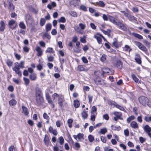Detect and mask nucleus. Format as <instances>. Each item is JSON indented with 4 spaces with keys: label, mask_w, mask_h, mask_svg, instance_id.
<instances>
[{
    "label": "nucleus",
    "mask_w": 151,
    "mask_h": 151,
    "mask_svg": "<svg viewBox=\"0 0 151 151\" xmlns=\"http://www.w3.org/2000/svg\"><path fill=\"white\" fill-rule=\"evenodd\" d=\"M139 102L144 106H145L148 105L149 103V100L147 97L144 96H141L139 98Z\"/></svg>",
    "instance_id": "nucleus-1"
},
{
    "label": "nucleus",
    "mask_w": 151,
    "mask_h": 151,
    "mask_svg": "<svg viewBox=\"0 0 151 151\" xmlns=\"http://www.w3.org/2000/svg\"><path fill=\"white\" fill-rule=\"evenodd\" d=\"M102 37L103 36L100 33H97L94 36V37L96 38L99 44H101L102 43Z\"/></svg>",
    "instance_id": "nucleus-2"
},
{
    "label": "nucleus",
    "mask_w": 151,
    "mask_h": 151,
    "mask_svg": "<svg viewBox=\"0 0 151 151\" xmlns=\"http://www.w3.org/2000/svg\"><path fill=\"white\" fill-rule=\"evenodd\" d=\"M116 25L120 29L122 30L126 31L127 30V27L124 26V24L120 22H118L116 23Z\"/></svg>",
    "instance_id": "nucleus-3"
},
{
    "label": "nucleus",
    "mask_w": 151,
    "mask_h": 151,
    "mask_svg": "<svg viewBox=\"0 0 151 151\" xmlns=\"http://www.w3.org/2000/svg\"><path fill=\"white\" fill-rule=\"evenodd\" d=\"M37 104L38 106H40L44 102L43 97H36Z\"/></svg>",
    "instance_id": "nucleus-4"
},
{
    "label": "nucleus",
    "mask_w": 151,
    "mask_h": 151,
    "mask_svg": "<svg viewBox=\"0 0 151 151\" xmlns=\"http://www.w3.org/2000/svg\"><path fill=\"white\" fill-rule=\"evenodd\" d=\"M94 81L97 85H104L105 83L104 80L99 78H96L94 80Z\"/></svg>",
    "instance_id": "nucleus-5"
},
{
    "label": "nucleus",
    "mask_w": 151,
    "mask_h": 151,
    "mask_svg": "<svg viewBox=\"0 0 151 151\" xmlns=\"http://www.w3.org/2000/svg\"><path fill=\"white\" fill-rule=\"evenodd\" d=\"M36 97H42V94L40 89L37 88L35 89Z\"/></svg>",
    "instance_id": "nucleus-6"
},
{
    "label": "nucleus",
    "mask_w": 151,
    "mask_h": 151,
    "mask_svg": "<svg viewBox=\"0 0 151 151\" xmlns=\"http://www.w3.org/2000/svg\"><path fill=\"white\" fill-rule=\"evenodd\" d=\"M130 126L133 129H136L139 127V126L137 122L135 121L132 122L130 124Z\"/></svg>",
    "instance_id": "nucleus-7"
},
{
    "label": "nucleus",
    "mask_w": 151,
    "mask_h": 151,
    "mask_svg": "<svg viewBox=\"0 0 151 151\" xmlns=\"http://www.w3.org/2000/svg\"><path fill=\"white\" fill-rule=\"evenodd\" d=\"M143 129L144 131L147 133L148 135L149 133H151L150 132H151V128L148 125H146L144 127Z\"/></svg>",
    "instance_id": "nucleus-8"
},
{
    "label": "nucleus",
    "mask_w": 151,
    "mask_h": 151,
    "mask_svg": "<svg viewBox=\"0 0 151 151\" xmlns=\"http://www.w3.org/2000/svg\"><path fill=\"white\" fill-rule=\"evenodd\" d=\"M22 112L24 113L25 115H28L29 114V111L27 108L23 105H22Z\"/></svg>",
    "instance_id": "nucleus-9"
},
{
    "label": "nucleus",
    "mask_w": 151,
    "mask_h": 151,
    "mask_svg": "<svg viewBox=\"0 0 151 151\" xmlns=\"http://www.w3.org/2000/svg\"><path fill=\"white\" fill-rule=\"evenodd\" d=\"M49 131L50 133H52L55 135H57L58 133L56 129H53L52 127L50 126L49 128Z\"/></svg>",
    "instance_id": "nucleus-10"
},
{
    "label": "nucleus",
    "mask_w": 151,
    "mask_h": 151,
    "mask_svg": "<svg viewBox=\"0 0 151 151\" xmlns=\"http://www.w3.org/2000/svg\"><path fill=\"white\" fill-rule=\"evenodd\" d=\"M113 114L114 115L116 116L118 118V119H120L121 120L123 119V118L121 117V116L122 115V114L121 112L115 111L113 112Z\"/></svg>",
    "instance_id": "nucleus-11"
},
{
    "label": "nucleus",
    "mask_w": 151,
    "mask_h": 151,
    "mask_svg": "<svg viewBox=\"0 0 151 151\" xmlns=\"http://www.w3.org/2000/svg\"><path fill=\"white\" fill-rule=\"evenodd\" d=\"M44 142L45 145L47 146H48L49 145L50 141L47 135H45Z\"/></svg>",
    "instance_id": "nucleus-12"
},
{
    "label": "nucleus",
    "mask_w": 151,
    "mask_h": 151,
    "mask_svg": "<svg viewBox=\"0 0 151 151\" xmlns=\"http://www.w3.org/2000/svg\"><path fill=\"white\" fill-rule=\"evenodd\" d=\"M29 78L32 81H35L37 79L36 75L35 73H31L29 76Z\"/></svg>",
    "instance_id": "nucleus-13"
},
{
    "label": "nucleus",
    "mask_w": 151,
    "mask_h": 151,
    "mask_svg": "<svg viewBox=\"0 0 151 151\" xmlns=\"http://www.w3.org/2000/svg\"><path fill=\"white\" fill-rule=\"evenodd\" d=\"M36 50L37 52V55L39 56H41L42 54V51L41 50L40 47H37Z\"/></svg>",
    "instance_id": "nucleus-14"
},
{
    "label": "nucleus",
    "mask_w": 151,
    "mask_h": 151,
    "mask_svg": "<svg viewBox=\"0 0 151 151\" xmlns=\"http://www.w3.org/2000/svg\"><path fill=\"white\" fill-rule=\"evenodd\" d=\"M52 27V25L50 23H47L45 25V30L46 32L50 31Z\"/></svg>",
    "instance_id": "nucleus-15"
},
{
    "label": "nucleus",
    "mask_w": 151,
    "mask_h": 151,
    "mask_svg": "<svg viewBox=\"0 0 151 151\" xmlns=\"http://www.w3.org/2000/svg\"><path fill=\"white\" fill-rule=\"evenodd\" d=\"M122 64L120 60H118L116 63V66L118 68L121 69L122 68Z\"/></svg>",
    "instance_id": "nucleus-16"
},
{
    "label": "nucleus",
    "mask_w": 151,
    "mask_h": 151,
    "mask_svg": "<svg viewBox=\"0 0 151 151\" xmlns=\"http://www.w3.org/2000/svg\"><path fill=\"white\" fill-rule=\"evenodd\" d=\"M109 19L111 22L115 24H116V23L117 22L116 21L115 18L112 16H109Z\"/></svg>",
    "instance_id": "nucleus-17"
},
{
    "label": "nucleus",
    "mask_w": 151,
    "mask_h": 151,
    "mask_svg": "<svg viewBox=\"0 0 151 151\" xmlns=\"http://www.w3.org/2000/svg\"><path fill=\"white\" fill-rule=\"evenodd\" d=\"M63 99L62 98H59L58 99V104L59 106L61 109L63 107Z\"/></svg>",
    "instance_id": "nucleus-18"
},
{
    "label": "nucleus",
    "mask_w": 151,
    "mask_h": 151,
    "mask_svg": "<svg viewBox=\"0 0 151 151\" xmlns=\"http://www.w3.org/2000/svg\"><path fill=\"white\" fill-rule=\"evenodd\" d=\"M77 138L78 139L79 141H81V140H84V134H83L78 133L77 135Z\"/></svg>",
    "instance_id": "nucleus-19"
},
{
    "label": "nucleus",
    "mask_w": 151,
    "mask_h": 151,
    "mask_svg": "<svg viewBox=\"0 0 151 151\" xmlns=\"http://www.w3.org/2000/svg\"><path fill=\"white\" fill-rule=\"evenodd\" d=\"M73 102V105L75 108H77L79 106L80 103L78 100H74Z\"/></svg>",
    "instance_id": "nucleus-20"
},
{
    "label": "nucleus",
    "mask_w": 151,
    "mask_h": 151,
    "mask_svg": "<svg viewBox=\"0 0 151 151\" xmlns=\"http://www.w3.org/2000/svg\"><path fill=\"white\" fill-rule=\"evenodd\" d=\"M12 69L15 72L16 74L18 75V76L19 77H21L22 76V73L20 70L15 69L14 68H12Z\"/></svg>",
    "instance_id": "nucleus-21"
},
{
    "label": "nucleus",
    "mask_w": 151,
    "mask_h": 151,
    "mask_svg": "<svg viewBox=\"0 0 151 151\" xmlns=\"http://www.w3.org/2000/svg\"><path fill=\"white\" fill-rule=\"evenodd\" d=\"M78 69L81 71H85L86 70L85 67L83 65H80L78 66Z\"/></svg>",
    "instance_id": "nucleus-22"
},
{
    "label": "nucleus",
    "mask_w": 151,
    "mask_h": 151,
    "mask_svg": "<svg viewBox=\"0 0 151 151\" xmlns=\"http://www.w3.org/2000/svg\"><path fill=\"white\" fill-rule=\"evenodd\" d=\"M9 104L10 105L14 106L17 104V101L14 99H12L9 101Z\"/></svg>",
    "instance_id": "nucleus-23"
},
{
    "label": "nucleus",
    "mask_w": 151,
    "mask_h": 151,
    "mask_svg": "<svg viewBox=\"0 0 151 151\" xmlns=\"http://www.w3.org/2000/svg\"><path fill=\"white\" fill-rule=\"evenodd\" d=\"M135 118L134 115H132L129 117L127 119V121L128 123H129L131 121L134 120Z\"/></svg>",
    "instance_id": "nucleus-24"
},
{
    "label": "nucleus",
    "mask_w": 151,
    "mask_h": 151,
    "mask_svg": "<svg viewBox=\"0 0 151 151\" xmlns=\"http://www.w3.org/2000/svg\"><path fill=\"white\" fill-rule=\"evenodd\" d=\"M46 22L45 19L43 18L41 19L40 21V25L41 26H43L45 24Z\"/></svg>",
    "instance_id": "nucleus-25"
},
{
    "label": "nucleus",
    "mask_w": 151,
    "mask_h": 151,
    "mask_svg": "<svg viewBox=\"0 0 151 151\" xmlns=\"http://www.w3.org/2000/svg\"><path fill=\"white\" fill-rule=\"evenodd\" d=\"M108 104L109 105H111V106H116V105L117 104L116 103L113 101H112L111 100H109L108 101Z\"/></svg>",
    "instance_id": "nucleus-26"
},
{
    "label": "nucleus",
    "mask_w": 151,
    "mask_h": 151,
    "mask_svg": "<svg viewBox=\"0 0 151 151\" xmlns=\"http://www.w3.org/2000/svg\"><path fill=\"white\" fill-rule=\"evenodd\" d=\"M48 102L51 105V106L52 108H54L55 107L54 104L52 103V101L51 98L47 99Z\"/></svg>",
    "instance_id": "nucleus-27"
},
{
    "label": "nucleus",
    "mask_w": 151,
    "mask_h": 151,
    "mask_svg": "<svg viewBox=\"0 0 151 151\" xmlns=\"http://www.w3.org/2000/svg\"><path fill=\"white\" fill-rule=\"evenodd\" d=\"M69 13L71 16L73 17H77V14L75 12L71 11L69 12Z\"/></svg>",
    "instance_id": "nucleus-28"
},
{
    "label": "nucleus",
    "mask_w": 151,
    "mask_h": 151,
    "mask_svg": "<svg viewBox=\"0 0 151 151\" xmlns=\"http://www.w3.org/2000/svg\"><path fill=\"white\" fill-rule=\"evenodd\" d=\"M81 115L82 117L84 119H86L88 116V114L86 113L85 110L83 111L81 113Z\"/></svg>",
    "instance_id": "nucleus-29"
},
{
    "label": "nucleus",
    "mask_w": 151,
    "mask_h": 151,
    "mask_svg": "<svg viewBox=\"0 0 151 151\" xmlns=\"http://www.w3.org/2000/svg\"><path fill=\"white\" fill-rule=\"evenodd\" d=\"M46 52H48L50 53H54L52 48L51 47H48L45 51Z\"/></svg>",
    "instance_id": "nucleus-30"
},
{
    "label": "nucleus",
    "mask_w": 151,
    "mask_h": 151,
    "mask_svg": "<svg viewBox=\"0 0 151 151\" xmlns=\"http://www.w3.org/2000/svg\"><path fill=\"white\" fill-rule=\"evenodd\" d=\"M107 132V129L106 128H104L100 129L99 133L102 134H104Z\"/></svg>",
    "instance_id": "nucleus-31"
},
{
    "label": "nucleus",
    "mask_w": 151,
    "mask_h": 151,
    "mask_svg": "<svg viewBox=\"0 0 151 151\" xmlns=\"http://www.w3.org/2000/svg\"><path fill=\"white\" fill-rule=\"evenodd\" d=\"M138 48L144 52H146L147 51V48L143 45L142 46L140 45Z\"/></svg>",
    "instance_id": "nucleus-32"
},
{
    "label": "nucleus",
    "mask_w": 151,
    "mask_h": 151,
    "mask_svg": "<svg viewBox=\"0 0 151 151\" xmlns=\"http://www.w3.org/2000/svg\"><path fill=\"white\" fill-rule=\"evenodd\" d=\"M58 22H63V23H65L66 22V19L63 17H60V18L58 20Z\"/></svg>",
    "instance_id": "nucleus-33"
},
{
    "label": "nucleus",
    "mask_w": 151,
    "mask_h": 151,
    "mask_svg": "<svg viewBox=\"0 0 151 151\" xmlns=\"http://www.w3.org/2000/svg\"><path fill=\"white\" fill-rule=\"evenodd\" d=\"M19 25L20 27L22 29H24L26 28V27L25 24L22 22H20L19 24Z\"/></svg>",
    "instance_id": "nucleus-34"
},
{
    "label": "nucleus",
    "mask_w": 151,
    "mask_h": 151,
    "mask_svg": "<svg viewBox=\"0 0 151 151\" xmlns=\"http://www.w3.org/2000/svg\"><path fill=\"white\" fill-rule=\"evenodd\" d=\"M23 80L25 82V84L26 86L28 85L29 83V79L27 78L24 77L23 78Z\"/></svg>",
    "instance_id": "nucleus-35"
},
{
    "label": "nucleus",
    "mask_w": 151,
    "mask_h": 151,
    "mask_svg": "<svg viewBox=\"0 0 151 151\" xmlns=\"http://www.w3.org/2000/svg\"><path fill=\"white\" fill-rule=\"evenodd\" d=\"M133 35L134 37L139 39H143V37L142 36L137 34L133 33Z\"/></svg>",
    "instance_id": "nucleus-36"
},
{
    "label": "nucleus",
    "mask_w": 151,
    "mask_h": 151,
    "mask_svg": "<svg viewBox=\"0 0 151 151\" xmlns=\"http://www.w3.org/2000/svg\"><path fill=\"white\" fill-rule=\"evenodd\" d=\"M73 122V120L71 119H68V125L69 127L70 128H71L72 127V123Z\"/></svg>",
    "instance_id": "nucleus-37"
},
{
    "label": "nucleus",
    "mask_w": 151,
    "mask_h": 151,
    "mask_svg": "<svg viewBox=\"0 0 151 151\" xmlns=\"http://www.w3.org/2000/svg\"><path fill=\"white\" fill-rule=\"evenodd\" d=\"M128 18L130 21H132L135 20L136 18L134 16L130 14Z\"/></svg>",
    "instance_id": "nucleus-38"
},
{
    "label": "nucleus",
    "mask_w": 151,
    "mask_h": 151,
    "mask_svg": "<svg viewBox=\"0 0 151 151\" xmlns=\"http://www.w3.org/2000/svg\"><path fill=\"white\" fill-rule=\"evenodd\" d=\"M97 4H98L101 7H104L105 6V4L103 1H100L98 3L97 2L96 3Z\"/></svg>",
    "instance_id": "nucleus-39"
},
{
    "label": "nucleus",
    "mask_w": 151,
    "mask_h": 151,
    "mask_svg": "<svg viewBox=\"0 0 151 151\" xmlns=\"http://www.w3.org/2000/svg\"><path fill=\"white\" fill-rule=\"evenodd\" d=\"M131 76L132 78L135 82H138L139 79L136 77L134 74H132Z\"/></svg>",
    "instance_id": "nucleus-40"
},
{
    "label": "nucleus",
    "mask_w": 151,
    "mask_h": 151,
    "mask_svg": "<svg viewBox=\"0 0 151 151\" xmlns=\"http://www.w3.org/2000/svg\"><path fill=\"white\" fill-rule=\"evenodd\" d=\"M125 50L126 51L130 52L132 50V49L130 48V47L127 45L125 46Z\"/></svg>",
    "instance_id": "nucleus-41"
},
{
    "label": "nucleus",
    "mask_w": 151,
    "mask_h": 151,
    "mask_svg": "<svg viewBox=\"0 0 151 151\" xmlns=\"http://www.w3.org/2000/svg\"><path fill=\"white\" fill-rule=\"evenodd\" d=\"M88 139L89 141L90 142H92L94 140V137L91 135L88 136Z\"/></svg>",
    "instance_id": "nucleus-42"
},
{
    "label": "nucleus",
    "mask_w": 151,
    "mask_h": 151,
    "mask_svg": "<svg viewBox=\"0 0 151 151\" xmlns=\"http://www.w3.org/2000/svg\"><path fill=\"white\" fill-rule=\"evenodd\" d=\"M111 129L113 130H119L120 128V127H116L115 126H114L113 125H112L111 126Z\"/></svg>",
    "instance_id": "nucleus-43"
},
{
    "label": "nucleus",
    "mask_w": 151,
    "mask_h": 151,
    "mask_svg": "<svg viewBox=\"0 0 151 151\" xmlns=\"http://www.w3.org/2000/svg\"><path fill=\"white\" fill-rule=\"evenodd\" d=\"M6 64L8 66L11 67L12 65L13 62L10 60H8L6 61Z\"/></svg>",
    "instance_id": "nucleus-44"
},
{
    "label": "nucleus",
    "mask_w": 151,
    "mask_h": 151,
    "mask_svg": "<svg viewBox=\"0 0 151 151\" xmlns=\"http://www.w3.org/2000/svg\"><path fill=\"white\" fill-rule=\"evenodd\" d=\"M9 5V9L10 10L13 11L14 9V6L12 4L10 3Z\"/></svg>",
    "instance_id": "nucleus-45"
},
{
    "label": "nucleus",
    "mask_w": 151,
    "mask_h": 151,
    "mask_svg": "<svg viewBox=\"0 0 151 151\" xmlns=\"http://www.w3.org/2000/svg\"><path fill=\"white\" fill-rule=\"evenodd\" d=\"M143 42L148 47H150V43L146 40H144Z\"/></svg>",
    "instance_id": "nucleus-46"
},
{
    "label": "nucleus",
    "mask_w": 151,
    "mask_h": 151,
    "mask_svg": "<svg viewBox=\"0 0 151 151\" xmlns=\"http://www.w3.org/2000/svg\"><path fill=\"white\" fill-rule=\"evenodd\" d=\"M101 141L104 143H106V137L103 136H101Z\"/></svg>",
    "instance_id": "nucleus-47"
},
{
    "label": "nucleus",
    "mask_w": 151,
    "mask_h": 151,
    "mask_svg": "<svg viewBox=\"0 0 151 151\" xmlns=\"http://www.w3.org/2000/svg\"><path fill=\"white\" fill-rule=\"evenodd\" d=\"M44 36L45 37L47 38L48 40H50L51 38V37L47 33V32H46L44 33Z\"/></svg>",
    "instance_id": "nucleus-48"
},
{
    "label": "nucleus",
    "mask_w": 151,
    "mask_h": 151,
    "mask_svg": "<svg viewBox=\"0 0 151 151\" xmlns=\"http://www.w3.org/2000/svg\"><path fill=\"white\" fill-rule=\"evenodd\" d=\"M59 142L60 143L61 145H62L64 142V139L62 137H59Z\"/></svg>",
    "instance_id": "nucleus-49"
},
{
    "label": "nucleus",
    "mask_w": 151,
    "mask_h": 151,
    "mask_svg": "<svg viewBox=\"0 0 151 151\" xmlns=\"http://www.w3.org/2000/svg\"><path fill=\"white\" fill-rule=\"evenodd\" d=\"M15 23V21L13 19H12L9 22V25L10 26H12L13 24Z\"/></svg>",
    "instance_id": "nucleus-50"
},
{
    "label": "nucleus",
    "mask_w": 151,
    "mask_h": 151,
    "mask_svg": "<svg viewBox=\"0 0 151 151\" xmlns=\"http://www.w3.org/2000/svg\"><path fill=\"white\" fill-rule=\"evenodd\" d=\"M88 99L89 102L91 103L92 102L93 96L90 95H89L88 96Z\"/></svg>",
    "instance_id": "nucleus-51"
},
{
    "label": "nucleus",
    "mask_w": 151,
    "mask_h": 151,
    "mask_svg": "<svg viewBox=\"0 0 151 151\" xmlns=\"http://www.w3.org/2000/svg\"><path fill=\"white\" fill-rule=\"evenodd\" d=\"M80 9L84 11H87L86 7L83 5H81L80 7Z\"/></svg>",
    "instance_id": "nucleus-52"
},
{
    "label": "nucleus",
    "mask_w": 151,
    "mask_h": 151,
    "mask_svg": "<svg viewBox=\"0 0 151 151\" xmlns=\"http://www.w3.org/2000/svg\"><path fill=\"white\" fill-rule=\"evenodd\" d=\"M15 56L16 58L18 60H19L21 58V56L20 55H19L17 53H14Z\"/></svg>",
    "instance_id": "nucleus-53"
},
{
    "label": "nucleus",
    "mask_w": 151,
    "mask_h": 151,
    "mask_svg": "<svg viewBox=\"0 0 151 151\" xmlns=\"http://www.w3.org/2000/svg\"><path fill=\"white\" fill-rule=\"evenodd\" d=\"M103 118L105 119L106 120H108L109 119V115L107 114H105L103 116Z\"/></svg>",
    "instance_id": "nucleus-54"
},
{
    "label": "nucleus",
    "mask_w": 151,
    "mask_h": 151,
    "mask_svg": "<svg viewBox=\"0 0 151 151\" xmlns=\"http://www.w3.org/2000/svg\"><path fill=\"white\" fill-rule=\"evenodd\" d=\"M43 116L44 119H45L47 120H48L49 119V116H48L47 114H46V113H44L43 114Z\"/></svg>",
    "instance_id": "nucleus-55"
},
{
    "label": "nucleus",
    "mask_w": 151,
    "mask_h": 151,
    "mask_svg": "<svg viewBox=\"0 0 151 151\" xmlns=\"http://www.w3.org/2000/svg\"><path fill=\"white\" fill-rule=\"evenodd\" d=\"M115 107L116 108L119 109L121 110H124V108L122 107V106H120L119 105L117 104L116 105Z\"/></svg>",
    "instance_id": "nucleus-56"
},
{
    "label": "nucleus",
    "mask_w": 151,
    "mask_h": 151,
    "mask_svg": "<svg viewBox=\"0 0 151 151\" xmlns=\"http://www.w3.org/2000/svg\"><path fill=\"white\" fill-rule=\"evenodd\" d=\"M24 51L26 52H28L29 50V49L27 47L25 46L23 47Z\"/></svg>",
    "instance_id": "nucleus-57"
},
{
    "label": "nucleus",
    "mask_w": 151,
    "mask_h": 151,
    "mask_svg": "<svg viewBox=\"0 0 151 151\" xmlns=\"http://www.w3.org/2000/svg\"><path fill=\"white\" fill-rule=\"evenodd\" d=\"M139 140L141 143H143L145 141V139L142 137H140L139 138Z\"/></svg>",
    "instance_id": "nucleus-58"
},
{
    "label": "nucleus",
    "mask_w": 151,
    "mask_h": 151,
    "mask_svg": "<svg viewBox=\"0 0 151 151\" xmlns=\"http://www.w3.org/2000/svg\"><path fill=\"white\" fill-rule=\"evenodd\" d=\"M106 58V57L105 55H103L101 57V60L102 61H104Z\"/></svg>",
    "instance_id": "nucleus-59"
},
{
    "label": "nucleus",
    "mask_w": 151,
    "mask_h": 151,
    "mask_svg": "<svg viewBox=\"0 0 151 151\" xmlns=\"http://www.w3.org/2000/svg\"><path fill=\"white\" fill-rule=\"evenodd\" d=\"M82 60L83 63H87L88 62V61L87 59L85 57H83L82 58Z\"/></svg>",
    "instance_id": "nucleus-60"
},
{
    "label": "nucleus",
    "mask_w": 151,
    "mask_h": 151,
    "mask_svg": "<svg viewBox=\"0 0 151 151\" xmlns=\"http://www.w3.org/2000/svg\"><path fill=\"white\" fill-rule=\"evenodd\" d=\"M79 26L81 27V29H84L86 27L85 25L82 23H80L79 24Z\"/></svg>",
    "instance_id": "nucleus-61"
},
{
    "label": "nucleus",
    "mask_w": 151,
    "mask_h": 151,
    "mask_svg": "<svg viewBox=\"0 0 151 151\" xmlns=\"http://www.w3.org/2000/svg\"><path fill=\"white\" fill-rule=\"evenodd\" d=\"M54 58L52 56H50L48 57L47 59L48 61L52 62L53 61Z\"/></svg>",
    "instance_id": "nucleus-62"
},
{
    "label": "nucleus",
    "mask_w": 151,
    "mask_h": 151,
    "mask_svg": "<svg viewBox=\"0 0 151 151\" xmlns=\"http://www.w3.org/2000/svg\"><path fill=\"white\" fill-rule=\"evenodd\" d=\"M102 17L105 21H107L109 19V17H108L105 14H103Z\"/></svg>",
    "instance_id": "nucleus-63"
},
{
    "label": "nucleus",
    "mask_w": 151,
    "mask_h": 151,
    "mask_svg": "<svg viewBox=\"0 0 151 151\" xmlns=\"http://www.w3.org/2000/svg\"><path fill=\"white\" fill-rule=\"evenodd\" d=\"M112 45L116 48H118L119 47L117 41H115L114 42H113Z\"/></svg>",
    "instance_id": "nucleus-64"
}]
</instances>
